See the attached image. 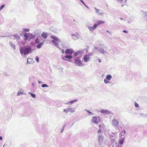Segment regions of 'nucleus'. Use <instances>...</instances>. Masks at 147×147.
<instances>
[{"mask_svg": "<svg viewBox=\"0 0 147 147\" xmlns=\"http://www.w3.org/2000/svg\"><path fill=\"white\" fill-rule=\"evenodd\" d=\"M20 51L21 55L24 54V55L32 53L31 48L29 47H20Z\"/></svg>", "mask_w": 147, "mask_h": 147, "instance_id": "1", "label": "nucleus"}, {"mask_svg": "<svg viewBox=\"0 0 147 147\" xmlns=\"http://www.w3.org/2000/svg\"><path fill=\"white\" fill-rule=\"evenodd\" d=\"M74 60L76 65H78L79 66H84V64L82 63L80 58L76 57L74 58Z\"/></svg>", "mask_w": 147, "mask_h": 147, "instance_id": "2", "label": "nucleus"}, {"mask_svg": "<svg viewBox=\"0 0 147 147\" xmlns=\"http://www.w3.org/2000/svg\"><path fill=\"white\" fill-rule=\"evenodd\" d=\"M24 37L25 40H30L31 39L33 38L36 37V35L34 34H32L31 33H25L24 35Z\"/></svg>", "mask_w": 147, "mask_h": 147, "instance_id": "3", "label": "nucleus"}, {"mask_svg": "<svg viewBox=\"0 0 147 147\" xmlns=\"http://www.w3.org/2000/svg\"><path fill=\"white\" fill-rule=\"evenodd\" d=\"M43 41H45L44 40L42 39L41 36L40 35H39V36H38L36 39V40L35 41V43L38 44L43 42Z\"/></svg>", "mask_w": 147, "mask_h": 147, "instance_id": "4", "label": "nucleus"}, {"mask_svg": "<svg viewBox=\"0 0 147 147\" xmlns=\"http://www.w3.org/2000/svg\"><path fill=\"white\" fill-rule=\"evenodd\" d=\"M112 125L114 127H117L119 126V121L118 119H113L112 122Z\"/></svg>", "mask_w": 147, "mask_h": 147, "instance_id": "5", "label": "nucleus"}, {"mask_svg": "<svg viewBox=\"0 0 147 147\" xmlns=\"http://www.w3.org/2000/svg\"><path fill=\"white\" fill-rule=\"evenodd\" d=\"M99 129L98 131V133L99 134L101 132H103L105 130V126L104 125H99Z\"/></svg>", "mask_w": 147, "mask_h": 147, "instance_id": "6", "label": "nucleus"}, {"mask_svg": "<svg viewBox=\"0 0 147 147\" xmlns=\"http://www.w3.org/2000/svg\"><path fill=\"white\" fill-rule=\"evenodd\" d=\"M84 62L85 63H87L90 60L91 58L89 57V55L86 54L84 55L83 57Z\"/></svg>", "mask_w": 147, "mask_h": 147, "instance_id": "7", "label": "nucleus"}, {"mask_svg": "<svg viewBox=\"0 0 147 147\" xmlns=\"http://www.w3.org/2000/svg\"><path fill=\"white\" fill-rule=\"evenodd\" d=\"M97 27V25L96 24H95L93 26L91 27L89 26H87L90 32H93Z\"/></svg>", "mask_w": 147, "mask_h": 147, "instance_id": "8", "label": "nucleus"}, {"mask_svg": "<svg viewBox=\"0 0 147 147\" xmlns=\"http://www.w3.org/2000/svg\"><path fill=\"white\" fill-rule=\"evenodd\" d=\"M73 49H67L65 50V54H68L71 55L73 53Z\"/></svg>", "mask_w": 147, "mask_h": 147, "instance_id": "9", "label": "nucleus"}, {"mask_svg": "<svg viewBox=\"0 0 147 147\" xmlns=\"http://www.w3.org/2000/svg\"><path fill=\"white\" fill-rule=\"evenodd\" d=\"M84 51V50H81L77 51L74 53V57H76L77 55H81V54H82V53Z\"/></svg>", "mask_w": 147, "mask_h": 147, "instance_id": "10", "label": "nucleus"}, {"mask_svg": "<svg viewBox=\"0 0 147 147\" xmlns=\"http://www.w3.org/2000/svg\"><path fill=\"white\" fill-rule=\"evenodd\" d=\"M91 121L93 123L95 124H98V123L97 121V118L96 116L93 117L92 118Z\"/></svg>", "mask_w": 147, "mask_h": 147, "instance_id": "11", "label": "nucleus"}, {"mask_svg": "<svg viewBox=\"0 0 147 147\" xmlns=\"http://www.w3.org/2000/svg\"><path fill=\"white\" fill-rule=\"evenodd\" d=\"M97 50L99 51L100 53H101L103 54L105 53H107V52L106 50H104L101 48H100V49H98Z\"/></svg>", "mask_w": 147, "mask_h": 147, "instance_id": "12", "label": "nucleus"}, {"mask_svg": "<svg viewBox=\"0 0 147 147\" xmlns=\"http://www.w3.org/2000/svg\"><path fill=\"white\" fill-rule=\"evenodd\" d=\"M104 139V136H99L98 138V142L100 144L102 143Z\"/></svg>", "mask_w": 147, "mask_h": 147, "instance_id": "13", "label": "nucleus"}, {"mask_svg": "<svg viewBox=\"0 0 147 147\" xmlns=\"http://www.w3.org/2000/svg\"><path fill=\"white\" fill-rule=\"evenodd\" d=\"M120 138L119 141V143L121 144H123L124 142V140L125 139V136L123 137L121 136Z\"/></svg>", "mask_w": 147, "mask_h": 147, "instance_id": "14", "label": "nucleus"}, {"mask_svg": "<svg viewBox=\"0 0 147 147\" xmlns=\"http://www.w3.org/2000/svg\"><path fill=\"white\" fill-rule=\"evenodd\" d=\"M105 22L104 21L102 20H98L97 22V23L95 24L97 25V26L98 27L100 25L104 24Z\"/></svg>", "mask_w": 147, "mask_h": 147, "instance_id": "15", "label": "nucleus"}, {"mask_svg": "<svg viewBox=\"0 0 147 147\" xmlns=\"http://www.w3.org/2000/svg\"><path fill=\"white\" fill-rule=\"evenodd\" d=\"M71 36L72 39L74 40H75L79 39L78 37L74 34H72Z\"/></svg>", "mask_w": 147, "mask_h": 147, "instance_id": "16", "label": "nucleus"}, {"mask_svg": "<svg viewBox=\"0 0 147 147\" xmlns=\"http://www.w3.org/2000/svg\"><path fill=\"white\" fill-rule=\"evenodd\" d=\"M41 36L43 38L46 39L48 37V34L46 32H43L41 34Z\"/></svg>", "mask_w": 147, "mask_h": 147, "instance_id": "17", "label": "nucleus"}, {"mask_svg": "<svg viewBox=\"0 0 147 147\" xmlns=\"http://www.w3.org/2000/svg\"><path fill=\"white\" fill-rule=\"evenodd\" d=\"M44 42L45 41H43V42H42L39 44H38L36 46L37 48L38 49H40L41 48L42 46L43 45Z\"/></svg>", "mask_w": 147, "mask_h": 147, "instance_id": "18", "label": "nucleus"}, {"mask_svg": "<svg viewBox=\"0 0 147 147\" xmlns=\"http://www.w3.org/2000/svg\"><path fill=\"white\" fill-rule=\"evenodd\" d=\"M125 133L126 131L124 130L121 131V134L119 135L120 137H121V136L122 137V136L123 137L124 136H125Z\"/></svg>", "mask_w": 147, "mask_h": 147, "instance_id": "19", "label": "nucleus"}, {"mask_svg": "<svg viewBox=\"0 0 147 147\" xmlns=\"http://www.w3.org/2000/svg\"><path fill=\"white\" fill-rule=\"evenodd\" d=\"M50 37L52 39L56 41H57L59 40V39L55 36H51Z\"/></svg>", "mask_w": 147, "mask_h": 147, "instance_id": "20", "label": "nucleus"}, {"mask_svg": "<svg viewBox=\"0 0 147 147\" xmlns=\"http://www.w3.org/2000/svg\"><path fill=\"white\" fill-rule=\"evenodd\" d=\"M68 112H70L71 113H73L75 111V110L74 108H67Z\"/></svg>", "mask_w": 147, "mask_h": 147, "instance_id": "21", "label": "nucleus"}, {"mask_svg": "<svg viewBox=\"0 0 147 147\" xmlns=\"http://www.w3.org/2000/svg\"><path fill=\"white\" fill-rule=\"evenodd\" d=\"M112 78V76L110 75H108L106 76V79L108 81L110 80Z\"/></svg>", "mask_w": 147, "mask_h": 147, "instance_id": "22", "label": "nucleus"}, {"mask_svg": "<svg viewBox=\"0 0 147 147\" xmlns=\"http://www.w3.org/2000/svg\"><path fill=\"white\" fill-rule=\"evenodd\" d=\"M64 57L65 58L69 59H71L73 58V57L71 55H66L64 56Z\"/></svg>", "mask_w": 147, "mask_h": 147, "instance_id": "23", "label": "nucleus"}, {"mask_svg": "<svg viewBox=\"0 0 147 147\" xmlns=\"http://www.w3.org/2000/svg\"><path fill=\"white\" fill-rule=\"evenodd\" d=\"M77 101V100H74L65 103L66 104H69L70 105H72L74 103Z\"/></svg>", "mask_w": 147, "mask_h": 147, "instance_id": "24", "label": "nucleus"}, {"mask_svg": "<svg viewBox=\"0 0 147 147\" xmlns=\"http://www.w3.org/2000/svg\"><path fill=\"white\" fill-rule=\"evenodd\" d=\"M101 113L103 114H105L108 113L109 111L108 110H101Z\"/></svg>", "mask_w": 147, "mask_h": 147, "instance_id": "25", "label": "nucleus"}, {"mask_svg": "<svg viewBox=\"0 0 147 147\" xmlns=\"http://www.w3.org/2000/svg\"><path fill=\"white\" fill-rule=\"evenodd\" d=\"M9 44L14 49H15L16 46L14 44H13L11 42H9Z\"/></svg>", "mask_w": 147, "mask_h": 147, "instance_id": "26", "label": "nucleus"}, {"mask_svg": "<svg viewBox=\"0 0 147 147\" xmlns=\"http://www.w3.org/2000/svg\"><path fill=\"white\" fill-rule=\"evenodd\" d=\"M32 59L30 58H28L27 59V63L30 64L31 63Z\"/></svg>", "mask_w": 147, "mask_h": 147, "instance_id": "27", "label": "nucleus"}, {"mask_svg": "<svg viewBox=\"0 0 147 147\" xmlns=\"http://www.w3.org/2000/svg\"><path fill=\"white\" fill-rule=\"evenodd\" d=\"M61 59L63 61L71 62L70 60L66 59L65 58V57H63V56H62Z\"/></svg>", "mask_w": 147, "mask_h": 147, "instance_id": "28", "label": "nucleus"}, {"mask_svg": "<svg viewBox=\"0 0 147 147\" xmlns=\"http://www.w3.org/2000/svg\"><path fill=\"white\" fill-rule=\"evenodd\" d=\"M54 45L57 48H59V46L58 45L59 43L57 42V41H55V42L54 43Z\"/></svg>", "mask_w": 147, "mask_h": 147, "instance_id": "29", "label": "nucleus"}, {"mask_svg": "<svg viewBox=\"0 0 147 147\" xmlns=\"http://www.w3.org/2000/svg\"><path fill=\"white\" fill-rule=\"evenodd\" d=\"M29 94H30L31 95V96H32V97L34 98H35L36 97V95L35 94H33L32 93H31V92H29Z\"/></svg>", "mask_w": 147, "mask_h": 147, "instance_id": "30", "label": "nucleus"}, {"mask_svg": "<svg viewBox=\"0 0 147 147\" xmlns=\"http://www.w3.org/2000/svg\"><path fill=\"white\" fill-rule=\"evenodd\" d=\"M13 36L14 37L16 38L17 39H19L20 38V36L17 34H14L13 35Z\"/></svg>", "mask_w": 147, "mask_h": 147, "instance_id": "31", "label": "nucleus"}, {"mask_svg": "<svg viewBox=\"0 0 147 147\" xmlns=\"http://www.w3.org/2000/svg\"><path fill=\"white\" fill-rule=\"evenodd\" d=\"M104 82L106 84H108L110 82L109 81L107 80L106 79H105L104 80Z\"/></svg>", "mask_w": 147, "mask_h": 147, "instance_id": "32", "label": "nucleus"}, {"mask_svg": "<svg viewBox=\"0 0 147 147\" xmlns=\"http://www.w3.org/2000/svg\"><path fill=\"white\" fill-rule=\"evenodd\" d=\"M42 88H44L45 87H49L47 85L45 84H43L42 85Z\"/></svg>", "mask_w": 147, "mask_h": 147, "instance_id": "33", "label": "nucleus"}, {"mask_svg": "<svg viewBox=\"0 0 147 147\" xmlns=\"http://www.w3.org/2000/svg\"><path fill=\"white\" fill-rule=\"evenodd\" d=\"M22 30L23 31L26 32H28L29 31V30L27 28H23Z\"/></svg>", "mask_w": 147, "mask_h": 147, "instance_id": "34", "label": "nucleus"}, {"mask_svg": "<svg viewBox=\"0 0 147 147\" xmlns=\"http://www.w3.org/2000/svg\"><path fill=\"white\" fill-rule=\"evenodd\" d=\"M94 9L95 10L96 13H98L99 12V10L97 8H96V7H94Z\"/></svg>", "mask_w": 147, "mask_h": 147, "instance_id": "35", "label": "nucleus"}, {"mask_svg": "<svg viewBox=\"0 0 147 147\" xmlns=\"http://www.w3.org/2000/svg\"><path fill=\"white\" fill-rule=\"evenodd\" d=\"M5 6V5L4 4H3V5H2L1 7H0V11H1L2 9Z\"/></svg>", "mask_w": 147, "mask_h": 147, "instance_id": "36", "label": "nucleus"}, {"mask_svg": "<svg viewBox=\"0 0 147 147\" xmlns=\"http://www.w3.org/2000/svg\"><path fill=\"white\" fill-rule=\"evenodd\" d=\"M63 112L64 113H67L68 112V111L67 110V109H63Z\"/></svg>", "mask_w": 147, "mask_h": 147, "instance_id": "37", "label": "nucleus"}, {"mask_svg": "<svg viewBox=\"0 0 147 147\" xmlns=\"http://www.w3.org/2000/svg\"><path fill=\"white\" fill-rule=\"evenodd\" d=\"M65 125H64L63 126V127L62 128V129H61V133H62L63 132V130H64V127H65Z\"/></svg>", "mask_w": 147, "mask_h": 147, "instance_id": "38", "label": "nucleus"}, {"mask_svg": "<svg viewBox=\"0 0 147 147\" xmlns=\"http://www.w3.org/2000/svg\"><path fill=\"white\" fill-rule=\"evenodd\" d=\"M35 59L36 61L37 62H38L39 61V59L38 56H36L35 57Z\"/></svg>", "mask_w": 147, "mask_h": 147, "instance_id": "39", "label": "nucleus"}, {"mask_svg": "<svg viewBox=\"0 0 147 147\" xmlns=\"http://www.w3.org/2000/svg\"><path fill=\"white\" fill-rule=\"evenodd\" d=\"M23 94L22 92H19L17 94V95L18 96L21 95Z\"/></svg>", "mask_w": 147, "mask_h": 147, "instance_id": "40", "label": "nucleus"}, {"mask_svg": "<svg viewBox=\"0 0 147 147\" xmlns=\"http://www.w3.org/2000/svg\"><path fill=\"white\" fill-rule=\"evenodd\" d=\"M87 112L88 113H89V114H90V115H94V114H93L92 113V112H90V111H87Z\"/></svg>", "mask_w": 147, "mask_h": 147, "instance_id": "41", "label": "nucleus"}, {"mask_svg": "<svg viewBox=\"0 0 147 147\" xmlns=\"http://www.w3.org/2000/svg\"><path fill=\"white\" fill-rule=\"evenodd\" d=\"M135 106L136 107H139L138 105L136 102H135Z\"/></svg>", "mask_w": 147, "mask_h": 147, "instance_id": "42", "label": "nucleus"}, {"mask_svg": "<svg viewBox=\"0 0 147 147\" xmlns=\"http://www.w3.org/2000/svg\"><path fill=\"white\" fill-rule=\"evenodd\" d=\"M98 13L100 15H102L103 14V13L101 10H99V12Z\"/></svg>", "mask_w": 147, "mask_h": 147, "instance_id": "43", "label": "nucleus"}, {"mask_svg": "<svg viewBox=\"0 0 147 147\" xmlns=\"http://www.w3.org/2000/svg\"><path fill=\"white\" fill-rule=\"evenodd\" d=\"M97 59V60L99 62H100V63L101 62V60L100 59H99L98 58Z\"/></svg>", "mask_w": 147, "mask_h": 147, "instance_id": "44", "label": "nucleus"}, {"mask_svg": "<svg viewBox=\"0 0 147 147\" xmlns=\"http://www.w3.org/2000/svg\"><path fill=\"white\" fill-rule=\"evenodd\" d=\"M117 1L121 3L122 1L123 0H117Z\"/></svg>", "mask_w": 147, "mask_h": 147, "instance_id": "45", "label": "nucleus"}, {"mask_svg": "<svg viewBox=\"0 0 147 147\" xmlns=\"http://www.w3.org/2000/svg\"><path fill=\"white\" fill-rule=\"evenodd\" d=\"M83 4H84V5H85V3H84V2L82 0H79Z\"/></svg>", "mask_w": 147, "mask_h": 147, "instance_id": "46", "label": "nucleus"}, {"mask_svg": "<svg viewBox=\"0 0 147 147\" xmlns=\"http://www.w3.org/2000/svg\"><path fill=\"white\" fill-rule=\"evenodd\" d=\"M87 55H89V57H90V56H92V53H90V54H87Z\"/></svg>", "mask_w": 147, "mask_h": 147, "instance_id": "47", "label": "nucleus"}, {"mask_svg": "<svg viewBox=\"0 0 147 147\" xmlns=\"http://www.w3.org/2000/svg\"><path fill=\"white\" fill-rule=\"evenodd\" d=\"M123 32L124 33H127V32L125 30H123Z\"/></svg>", "mask_w": 147, "mask_h": 147, "instance_id": "48", "label": "nucleus"}, {"mask_svg": "<svg viewBox=\"0 0 147 147\" xmlns=\"http://www.w3.org/2000/svg\"><path fill=\"white\" fill-rule=\"evenodd\" d=\"M84 5L87 8H88V9H90V8L89 7L86 5L85 4Z\"/></svg>", "mask_w": 147, "mask_h": 147, "instance_id": "49", "label": "nucleus"}, {"mask_svg": "<svg viewBox=\"0 0 147 147\" xmlns=\"http://www.w3.org/2000/svg\"><path fill=\"white\" fill-rule=\"evenodd\" d=\"M55 41H55V40H52L51 41V42H52L53 43H54H54L55 42Z\"/></svg>", "mask_w": 147, "mask_h": 147, "instance_id": "50", "label": "nucleus"}, {"mask_svg": "<svg viewBox=\"0 0 147 147\" xmlns=\"http://www.w3.org/2000/svg\"><path fill=\"white\" fill-rule=\"evenodd\" d=\"M62 53H64V49H62Z\"/></svg>", "mask_w": 147, "mask_h": 147, "instance_id": "51", "label": "nucleus"}, {"mask_svg": "<svg viewBox=\"0 0 147 147\" xmlns=\"http://www.w3.org/2000/svg\"><path fill=\"white\" fill-rule=\"evenodd\" d=\"M147 11H146L145 13V15L147 17Z\"/></svg>", "mask_w": 147, "mask_h": 147, "instance_id": "52", "label": "nucleus"}, {"mask_svg": "<svg viewBox=\"0 0 147 147\" xmlns=\"http://www.w3.org/2000/svg\"><path fill=\"white\" fill-rule=\"evenodd\" d=\"M131 21H128V22L130 24V23L131 22Z\"/></svg>", "mask_w": 147, "mask_h": 147, "instance_id": "53", "label": "nucleus"}, {"mask_svg": "<svg viewBox=\"0 0 147 147\" xmlns=\"http://www.w3.org/2000/svg\"><path fill=\"white\" fill-rule=\"evenodd\" d=\"M2 140V137L1 136L0 137V140Z\"/></svg>", "mask_w": 147, "mask_h": 147, "instance_id": "54", "label": "nucleus"}, {"mask_svg": "<svg viewBox=\"0 0 147 147\" xmlns=\"http://www.w3.org/2000/svg\"><path fill=\"white\" fill-rule=\"evenodd\" d=\"M140 114L141 116H142L143 114L142 113H140Z\"/></svg>", "mask_w": 147, "mask_h": 147, "instance_id": "55", "label": "nucleus"}, {"mask_svg": "<svg viewBox=\"0 0 147 147\" xmlns=\"http://www.w3.org/2000/svg\"><path fill=\"white\" fill-rule=\"evenodd\" d=\"M38 82L39 84H41V83H42V82H40L39 81H38Z\"/></svg>", "mask_w": 147, "mask_h": 147, "instance_id": "56", "label": "nucleus"}, {"mask_svg": "<svg viewBox=\"0 0 147 147\" xmlns=\"http://www.w3.org/2000/svg\"><path fill=\"white\" fill-rule=\"evenodd\" d=\"M6 36H1V37H6Z\"/></svg>", "mask_w": 147, "mask_h": 147, "instance_id": "57", "label": "nucleus"}, {"mask_svg": "<svg viewBox=\"0 0 147 147\" xmlns=\"http://www.w3.org/2000/svg\"><path fill=\"white\" fill-rule=\"evenodd\" d=\"M107 32H109V33H110V34H111V33H110V32H109L107 30Z\"/></svg>", "mask_w": 147, "mask_h": 147, "instance_id": "58", "label": "nucleus"}, {"mask_svg": "<svg viewBox=\"0 0 147 147\" xmlns=\"http://www.w3.org/2000/svg\"><path fill=\"white\" fill-rule=\"evenodd\" d=\"M120 20H123V18H120Z\"/></svg>", "mask_w": 147, "mask_h": 147, "instance_id": "59", "label": "nucleus"}, {"mask_svg": "<svg viewBox=\"0 0 147 147\" xmlns=\"http://www.w3.org/2000/svg\"><path fill=\"white\" fill-rule=\"evenodd\" d=\"M94 48L96 49H98V48L96 47H94Z\"/></svg>", "mask_w": 147, "mask_h": 147, "instance_id": "60", "label": "nucleus"}, {"mask_svg": "<svg viewBox=\"0 0 147 147\" xmlns=\"http://www.w3.org/2000/svg\"><path fill=\"white\" fill-rule=\"evenodd\" d=\"M32 86H34V84L33 83H32Z\"/></svg>", "mask_w": 147, "mask_h": 147, "instance_id": "61", "label": "nucleus"}, {"mask_svg": "<svg viewBox=\"0 0 147 147\" xmlns=\"http://www.w3.org/2000/svg\"><path fill=\"white\" fill-rule=\"evenodd\" d=\"M124 5V4H123V5H121V6H122V7H123V5Z\"/></svg>", "mask_w": 147, "mask_h": 147, "instance_id": "62", "label": "nucleus"}, {"mask_svg": "<svg viewBox=\"0 0 147 147\" xmlns=\"http://www.w3.org/2000/svg\"><path fill=\"white\" fill-rule=\"evenodd\" d=\"M85 111H86L87 112V111H88L87 110V109H86L85 110Z\"/></svg>", "mask_w": 147, "mask_h": 147, "instance_id": "63", "label": "nucleus"}, {"mask_svg": "<svg viewBox=\"0 0 147 147\" xmlns=\"http://www.w3.org/2000/svg\"><path fill=\"white\" fill-rule=\"evenodd\" d=\"M121 146H119L118 147H121Z\"/></svg>", "mask_w": 147, "mask_h": 147, "instance_id": "64", "label": "nucleus"}]
</instances>
